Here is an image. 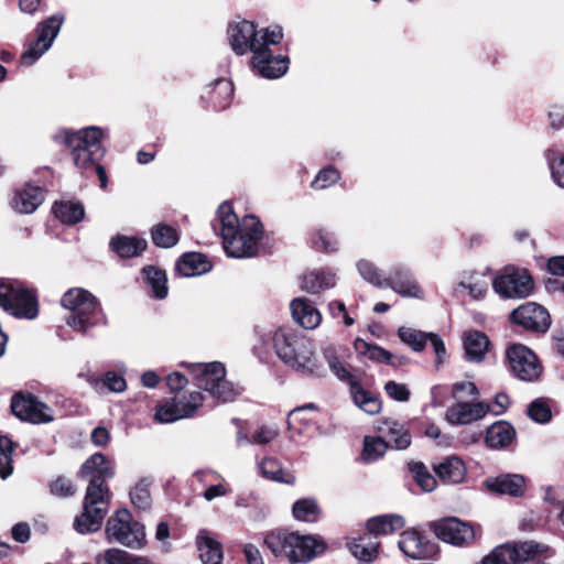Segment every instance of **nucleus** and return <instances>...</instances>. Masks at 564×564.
<instances>
[{
    "instance_id": "1",
    "label": "nucleus",
    "mask_w": 564,
    "mask_h": 564,
    "mask_svg": "<svg viewBox=\"0 0 564 564\" xmlns=\"http://www.w3.org/2000/svg\"><path fill=\"white\" fill-rule=\"evenodd\" d=\"M79 474L89 480V485L83 511L74 520V529L80 534H86L98 531L108 512L109 492L104 482L111 478L115 471L107 458L96 453L83 464Z\"/></svg>"
},
{
    "instance_id": "2",
    "label": "nucleus",
    "mask_w": 564,
    "mask_h": 564,
    "mask_svg": "<svg viewBox=\"0 0 564 564\" xmlns=\"http://www.w3.org/2000/svg\"><path fill=\"white\" fill-rule=\"evenodd\" d=\"M216 220L229 257L251 258L257 254L263 229L256 217L246 216L239 220L231 205L223 203L217 209Z\"/></svg>"
},
{
    "instance_id": "3",
    "label": "nucleus",
    "mask_w": 564,
    "mask_h": 564,
    "mask_svg": "<svg viewBox=\"0 0 564 564\" xmlns=\"http://www.w3.org/2000/svg\"><path fill=\"white\" fill-rule=\"evenodd\" d=\"M267 336L284 364L305 375H324V368L317 362L314 345L308 338L285 326L271 329Z\"/></svg>"
},
{
    "instance_id": "4",
    "label": "nucleus",
    "mask_w": 564,
    "mask_h": 564,
    "mask_svg": "<svg viewBox=\"0 0 564 564\" xmlns=\"http://www.w3.org/2000/svg\"><path fill=\"white\" fill-rule=\"evenodd\" d=\"M264 543L275 557L286 558L291 564L308 562L322 554L326 547L318 536L294 532L269 533Z\"/></svg>"
},
{
    "instance_id": "5",
    "label": "nucleus",
    "mask_w": 564,
    "mask_h": 564,
    "mask_svg": "<svg viewBox=\"0 0 564 564\" xmlns=\"http://www.w3.org/2000/svg\"><path fill=\"white\" fill-rule=\"evenodd\" d=\"M102 131L97 127H88L78 131H59L55 139L65 143L72 154L76 167L88 170L94 167L104 156L101 147Z\"/></svg>"
},
{
    "instance_id": "6",
    "label": "nucleus",
    "mask_w": 564,
    "mask_h": 564,
    "mask_svg": "<svg viewBox=\"0 0 564 564\" xmlns=\"http://www.w3.org/2000/svg\"><path fill=\"white\" fill-rule=\"evenodd\" d=\"M196 378L200 389L221 402L234 401L241 394L242 388L226 380L225 366L219 361L186 365Z\"/></svg>"
},
{
    "instance_id": "7",
    "label": "nucleus",
    "mask_w": 564,
    "mask_h": 564,
    "mask_svg": "<svg viewBox=\"0 0 564 564\" xmlns=\"http://www.w3.org/2000/svg\"><path fill=\"white\" fill-rule=\"evenodd\" d=\"M282 37L281 28L274 26L258 32L256 25L247 20L230 24L228 29L231 48L239 55L248 52L253 54L261 46L278 44Z\"/></svg>"
},
{
    "instance_id": "8",
    "label": "nucleus",
    "mask_w": 564,
    "mask_h": 564,
    "mask_svg": "<svg viewBox=\"0 0 564 564\" xmlns=\"http://www.w3.org/2000/svg\"><path fill=\"white\" fill-rule=\"evenodd\" d=\"M61 304L64 308L73 312L67 317L66 324L74 330L85 334L97 324L98 302L89 291L73 288L64 293Z\"/></svg>"
},
{
    "instance_id": "9",
    "label": "nucleus",
    "mask_w": 564,
    "mask_h": 564,
    "mask_svg": "<svg viewBox=\"0 0 564 564\" xmlns=\"http://www.w3.org/2000/svg\"><path fill=\"white\" fill-rule=\"evenodd\" d=\"M555 554L546 544L527 541L514 544H502L486 555L481 564H518L528 560H547Z\"/></svg>"
},
{
    "instance_id": "10",
    "label": "nucleus",
    "mask_w": 564,
    "mask_h": 564,
    "mask_svg": "<svg viewBox=\"0 0 564 564\" xmlns=\"http://www.w3.org/2000/svg\"><path fill=\"white\" fill-rule=\"evenodd\" d=\"M105 534L109 542H116L130 549H141L145 543L143 524L134 521L127 509H120L106 523Z\"/></svg>"
},
{
    "instance_id": "11",
    "label": "nucleus",
    "mask_w": 564,
    "mask_h": 564,
    "mask_svg": "<svg viewBox=\"0 0 564 564\" xmlns=\"http://www.w3.org/2000/svg\"><path fill=\"white\" fill-rule=\"evenodd\" d=\"M0 306L17 317L33 319L37 315L34 293L19 281L0 280Z\"/></svg>"
},
{
    "instance_id": "12",
    "label": "nucleus",
    "mask_w": 564,
    "mask_h": 564,
    "mask_svg": "<svg viewBox=\"0 0 564 564\" xmlns=\"http://www.w3.org/2000/svg\"><path fill=\"white\" fill-rule=\"evenodd\" d=\"M324 357L333 371V373L341 381H345L350 387V393L355 404L364 412L373 415L381 410V402L371 393L361 388L356 378L350 371L338 361L334 349H326Z\"/></svg>"
},
{
    "instance_id": "13",
    "label": "nucleus",
    "mask_w": 564,
    "mask_h": 564,
    "mask_svg": "<svg viewBox=\"0 0 564 564\" xmlns=\"http://www.w3.org/2000/svg\"><path fill=\"white\" fill-rule=\"evenodd\" d=\"M492 289L503 299H524L531 295L534 282L527 270L507 267L492 280Z\"/></svg>"
},
{
    "instance_id": "14",
    "label": "nucleus",
    "mask_w": 564,
    "mask_h": 564,
    "mask_svg": "<svg viewBox=\"0 0 564 564\" xmlns=\"http://www.w3.org/2000/svg\"><path fill=\"white\" fill-rule=\"evenodd\" d=\"M511 372L523 381H534L542 373V366L535 354L522 344H513L506 350Z\"/></svg>"
},
{
    "instance_id": "15",
    "label": "nucleus",
    "mask_w": 564,
    "mask_h": 564,
    "mask_svg": "<svg viewBox=\"0 0 564 564\" xmlns=\"http://www.w3.org/2000/svg\"><path fill=\"white\" fill-rule=\"evenodd\" d=\"M11 411L20 420L33 424L50 423L54 420L53 410L32 394L13 395Z\"/></svg>"
},
{
    "instance_id": "16",
    "label": "nucleus",
    "mask_w": 564,
    "mask_h": 564,
    "mask_svg": "<svg viewBox=\"0 0 564 564\" xmlns=\"http://www.w3.org/2000/svg\"><path fill=\"white\" fill-rule=\"evenodd\" d=\"M430 529L443 542L462 546L475 539V529L467 522L449 517L430 523Z\"/></svg>"
},
{
    "instance_id": "17",
    "label": "nucleus",
    "mask_w": 564,
    "mask_h": 564,
    "mask_svg": "<svg viewBox=\"0 0 564 564\" xmlns=\"http://www.w3.org/2000/svg\"><path fill=\"white\" fill-rule=\"evenodd\" d=\"M63 23V17L53 15L37 28V36L28 50L23 53L21 59L24 65H32L52 46Z\"/></svg>"
},
{
    "instance_id": "18",
    "label": "nucleus",
    "mask_w": 564,
    "mask_h": 564,
    "mask_svg": "<svg viewBox=\"0 0 564 564\" xmlns=\"http://www.w3.org/2000/svg\"><path fill=\"white\" fill-rule=\"evenodd\" d=\"M510 319L525 329L542 333L546 332L551 325L549 312L535 302H527L513 310Z\"/></svg>"
},
{
    "instance_id": "19",
    "label": "nucleus",
    "mask_w": 564,
    "mask_h": 564,
    "mask_svg": "<svg viewBox=\"0 0 564 564\" xmlns=\"http://www.w3.org/2000/svg\"><path fill=\"white\" fill-rule=\"evenodd\" d=\"M253 68L259 75L265 78H279L289 68V61L285 57L273 56L269 46H261L252 54Z\"/></svg>"
},
{
    "instance_id": "20",
    "label": "nucleus",
    "mask_w": 564,
    "mask_h": 564,
    "mask_svg": "<svg viewBox=\"0 0 564 564\" xmlns=\"http://www.w3.org/2000/svg\"><path fill=\"white\" fill-rule=\"evenodd\" d=\"M490 411L488 403L460 401L447 409L446 420L451 424L465 425L481 420Z\"/></svg>"
},
{
    "instance_id": "21",
    "label": "nucleus",
    "mask_w": 564,
    "mask_h": 564,
    "mask_svg": "<svg viewBox=\"0 0 564 564\" xmlns=\"http://www.w3.org/2000/svg\"><path fill=\"white\" fill-rule=\"evenodd\" d=\"M383 288H391L404 297L423 299V291L411 272L402 267L394 268L384 279Z\"/></svg>"
},
{
    "instance_id": "22",
    "label": "nucleus",
    "mask_w": 564,
    "mask_h": 564,
    "mask_svg": "<svg viewBox=\"0 0 564 564\" xmlns=\"http://www.w3.org/2000/svg\"><path fill=\"white\" fill-rule=\"evenodd\" d=\"M399 549L404 555L414 560L426 558L434 552V545L416 530L402 532L399 540Z\"/></svg>"
},
{
    "instance_id": "23",
    "label": "nucleus",
    "mask_w": 564,
    "mask_h": 564,
    "mask_svg": "<svg viewBox=\"0 0 564 564\" xmlns=\"http://www.w3.org/2000/svg\"><path fill=\"white\" fill-rule=\"evenodd\" d=\"M488 491L498 495H508L520 497L525 491V479L518 474H507L497 477H490L485 480Z\"/></svg>"
},
{
    "instance_id": "24",
    "label": "nucleus",
    "mask_w": 564,
    "mask_h": 564,
    "mask_svg": "<svg viewBox=\"0 0 564 564\" xmlns=\"http://www.w3.org/2000/svg\"><path fill=\"white\" fill-rule=\"evenodd\" d=\"M376 431L391 442L395 449H405L411 445V434L404 424L391 419H380Z\"/></svg>"
},
{
    "instance_id": "25",
    "label": "nucleus",
    "mask_w": 564,
    "mask_h": 564,
    "mask_svg": "<svg viewBox=\"0 0 564 564\" xmlns=\"http://www.w3.org/2000/svg\"><path fill=\"white\" fill-rule=\"evenodd\" d=\"M290 308L294 322L303 328L314 329L322 322L319 311L306 299H294L290 304Z\"/></svg>"
},
{
    "instance_id": "26",
    "label": "nucleus",
    "mask_w": 564,
    "mask_h": 564,
    "mask_svg": "<svg viewBox=\"0 0 564 564\" xmlns=\"http://www.w3.org/2000/svg\"><path fill=\"white\" fill-rule=\"evenodd\" d=\"M433 469L444 484H459L466 476L465 464L456 456L446 457L438 464H435Z\"/></svg>"
},
{
    "instance_id": "27",
    "label": "nucleus",
    "mask_w": 564,
    "mask_h": 564,
    "mask_svg": "<svg viewBox=\"0 0 564 564\" xmlns=\"http://www.w3.org/2000/svg\"><path fill=\"white\" fill-rule=\"evenodd\" d=\"M44 194L41 187L26 185L17 192L12 206L15 210L23 214H31L43 203Z\"/></svg>"
},
{
    "instance_id": "28",
    "label": "nucleus",
    "mask_w": 564,
    "mask_h": 564,
    "mask_svg": "<svg viewBox=\"0 0 564 564\" xmlns=\"http://www.w3.org/2000/svg\"><path fill=\"white\" fill-rule=\"evenodd\" d=\"M196 543L203 564H221V545L210 536L208 531L200 530L197 534Z\"/></svg>"
},
{
    "instance_id": "29",
    "label": "nucleus",
    "mask_w": 564,
    "mask_h": 564,
    "mask_svg": "<svg viewBox=\"0 0 564 564\" xmlns=\"http://www.w3.org/2000/svg\"><path fill=\"white\" fill-rule=\"evenodd\" d=\"M212 265L207 258L198 252L184 254L176 263V270L182 276L200 275L210 270Z\"/></svg>"
},
{
    "instance_id": "30",
    "label": "nucleus",
    "mask_w": 564,
    "mask_h": 564,
    "mask_svg": "<svg viewBox=\"0 0 564 564\" xmlns=\"http://www.w3.org/2000/svg\"><path fill=\"white\" fill-rule=\"evenodd\" d=\"M489 348L488 337L478 330H470L464 337L465 356L469 361L480 362Z\"/></svg>"
},
{
    "instance_id": "31",
    "label": "nucleus",
    "mask_w": 564,
    "mask_h": 564,
    "mask_svg": "<svg viewBox=\"0 0 564 564\" xmlns=\"http://www.w3.org/2000/svg\"><path fill=\"white\" fill-rule=\"evenodd\" d=\"M351 554L364 562H371L377 558L380 543L373 541L369 535L364 534L347 542Z\"/></svg>"
},
{
    "instance_id": "32",
    "label": "nucleus",
    "mask_w": 564,
    "mask_h": 564,
    "mask_svg": "<svg viewBox=\"0 0 564 564\" xmlns=\"http://www.w3.org/2000/svg\"><path fill=\"white\" fill-rule=\"evenodd\" d=\"M514 436V429L509 423L500 421L488 427L485 442L491 448H502L511 444Z\"/></svg>"
},
{
    "instance_id": "33",
    "label": "nucleus",
    "mask_w": 564,
    "mask_h": 564,
    "mask_svg": "<svg viewBox=\"0 0 564 564\" xmlns=\"http://www.w3.org/2000/svg\"><path fill=\"white\" fill-rule=\"evenodd\" d=\"M404 524V519L399 514H382L369 519L367 529L375 535H387L401 530Z\"/></svg>"
},
{
    "instance_id": "34",
    "label": "nucleus",
    "mask_w": 564,
    "mask_h": 564,
    "mask_svg": "<svg viewBox=\"0 0 564 564\" xmlns=\"http://www.w3.org/2000/svg\"><path fill=\"white\" fill-rule=\"evenodd\" d=\"M147 246L145 239L129 236H118L110 241L111 249L122 258L138 257Z\"/></svg>"
},
{
    "instance_id": "35",
    "label": "nucleus",
    "mask_w": 564,
    "mask_h": 564,
    "mask_svg": "<svg viewBox=\"0 0 564 564\" xmlns=\"http://www.w3.org/2000/svg\"><path fill=\"white\" fill-rule=\"evenodd\" d=\"M336 284V275L330 271H312L303 276L302 289L308 293H319Z\"/></svg>"
},
{
    "instance_id": "36",
    "label": "nucleus",
    "mask_w": 564,
    "mask_h": 564,
    "mask_svg": "<svg viewBox=\"0 0 564 564\" xmlns=\"http://www.w3.org/2000/svg\"><path fill=\"white\" fill-rule=\"evenodd\" d=\"M354 346L358 354L364 355L371 360L387 365H395V359H398L399 365L403 364V358H394L390 351L377 345L369 344L361 338H357Z\"/></svg>"
},
{
    "instance_id": "37",
    "label": "nucleus",
    "mask_w": 564,
    "mask_h": 564,
    "mask_svg": "<svg viewBox=\"0 0 564 564\" xmlns=\"http://www.w3.org/2000/svg\"><path fill=\"white\" fill-rule=\"evenodd\" d=\"M193 414V406H180L176 400L166 402L158 408L154 417L159 423H172Z\"/></svg>"
},
{
    "instance_id": "38",
    "label": "nucleus",
    "mask_w": 564,
    "mask_h": 564,
    "mask_svg": "<svg viewBox=\"0 0 564 564\" xmlns=\"http://www.w3.org/2000/svg\"><path fill=\"white\" fill-rule=\"evenodd\" d=\"M260 473L263 477L285 484H292L295 480L294 475L282 468L279 460L267 457L259 464Z\"/></svg>"
},
{
    "instance_id": "39",
    "label": "nucleus",
    "mask_w": 564,
    "mask_h": 564,
    "mask_svg": "<svg viewBox=\"0 0 564 564\" xmlns=\"http://www.w3.org/2000/svg\"><path fill=\"white\" fill-rule=\"evenodd\" d=\"M53 213L64 224H76L84 218V206L79 203L61 202L53 206Z\"/></svg>"
},
{
    "instance_id": "40",
    "label": "nucleus",
    "mask_w": 564,
    "mask_h": 564,
    "mask_svg": "<svg viewBox=\"0 0 564 564\" xmlns=\"http://www.w3.org/2000/svg\"><path fill=\"white\" fill-rule=\"evenodd\" d=\"M388 448L389 444L384 436H365L361 459L366 463L376 462L386 454Z\"/></svg>"
},
{
    "instance_id": "41",
    "label": "nucleus",
    "mask_w": 564,
    "mask_h": 564,
    "mask_svg": "<svg viewBox=\"0 0 564 564\" xmlns=\"http://www.w3.org/2000/svg\"><path fill=\"white\" fill-rule=\"evenodd\" d=\"M143 275L152 290L153 296L160 300L165 299L167 295V279L165 272L155 267H145L143 269Z\"/></svg>"
},
{
    "instance_id": "42",
    "label": "nucleus",
    "mask_w": 564,
    "mask_h": 564,
    "mask_svg": "<svg viewBox=\"0 0 564 564\" xmlns=\"http://www.w3.org/2000/svg\"><path fill=\"white\" fill-rule=\"evenodd\" d=\"M151 238L156 247L172 248L177 243L180 235L174 227L166 224H158L151 229Z\"/></svg>"
},
{
    "instance_id": "43",
    "label": "nucleus",
    "mask_w": 564,
    "mask_h": 564,
    "mask_svg": "<svg viewBox=\"0 0 564 564\" xmlns=\"http://www.w3.org/2000/svg\"><path fill=\"white\" fill-rule=\"evenodd\" d=\"M458 286L466 289L474 300H482L488 291L485 275L478 272L469 273L458 283Z\"/></svg>"
},
{
    "instance_id": "44",
    "label": "nucleus",
    "mask_w": 564,
    "mask_h": 564,
    "mask_svg": "<svg viewBox=\"0 0 564 564\" xmlns=\"http://www.w3.org/2000/svg\"><path fill=\"white\" fill-rule=\"evenodd\" d=\"M292 512L296 520L315 522L319 517V507L314 499L303 498L293 505Z\"/></svg>"
},
{
    "instance_id": "45",
    "label": "nucleus",
    "mask_w": 564,
    "mask_h": 564,
    "mask_svg": "<svg viewBox=\"0 0 564 564\" xmlns=\"http://www.w3.org/2000/svg\"><path fill=\"white\" fill-rule=\"evenodd\" d=\"M232 95V84L226 79H217L214 83L210 99L216 108L225 109L229 106Z\"/></svg>"
},
{
    "instance_id": "46",
    "label": "nucleus",
    "mask_w": 564,
    "mask_h": 564,
    "mask_svg": "<svg viewBox=\"0 0 564 564\" xmlns=\"http://www.w3.org/2000/svg\"><path fill=\"white\" fill-rule=\"evenodd\" d=\"M150 481L140 480L130 491V499L134 508L147 511L151 508L152 498L150 494Z\"/></svg>"
},
{
    "instance_id": "47",
    "label": "nucleus",
    "mask_w": 564,
    "mask_h": 564,
    "mask_svg": "<svg viewBox=\"0 0 564 564\" xmlns=\"http://www.w3.org/2000/svg\"><path fill=\"white\" fill-rule=\"evenodd\" d=\"M398 337L403 344L411 347L414 351H421L426 345L429 334L403 326L398 329Z\"/></svg>"
},
{
    "instance_id": "48",
    "label": "nucleus",
    "mask_w": 564,
    "mask_h": 564,
    "mask_svg": "<svg viewBox=\"0 0 564 564\" xmlns=\"http://www.w3.org/2000/svg\"><path fill=\"white\" fill-rule=\"evenodd\" d=\"M553 181L564 188V155L561 151L550 149L545 153Z\"/></svg>"
},
{
    "instance_id": "49",
    "label": "nucleus",
    "mask_w": 564,
    "mask_h": 564,
    "mask_svg": "<svg viewBox=\"0 0 564 564\" xmlns=\"http://www.w3.org/2000/svg\"><path fill=\"white\" fill-rule=\"evenodd\" d=\"M13 443L8 436H0V477L7 479L13 471Z\"/></svg>"
},
{
    "instance_id": "50",
    "label": "nucleus",
    "mask_w": 564,
    "mask_h": 564,
    "mask_svg": "<svg viewBox=\"0 0 564 564\" xmlns=\"http://www.w3.org/2000/svg\"><path fill=\"white\" fill-rule=\"evenodd\" d=\"M410 470L414 480L423 491L431 492L436 488V479L422 463H411Z\"/></svg>"
},
{
    "instance_id": "51",
    "label": "nucleus",
    "mask_w": 564,
    "mask_h": 564,
    "mask_svg": "<svg viewBox=\"0 0 564 564\" xmlns=\"http://www.w3.org/2000/svg\"><path fill=\"white\" fill-rule=\"evenodd\" d=\"M360 276L368 283L383 288L384 279L382 278L379 269L369 260L361 259L356 264Z\"/></svg>"
},
{
    "instance_id": "52",
    "label": "nucleus",
    "mask_w": 564,
    "mask_h": 564,
    "mask_svg": "<svg viewBox=\"0 0 564 564\" xmlns=\"http://www.w3.org/2000/svg\"><path fill=\"white\" fill-rule=\"evenodd\" d=\"M531 420L536 423L544 424L551 420L552 413L549 405L542 400L533 401L527 410Z\"/></svg>"
},
{
    "instance_id": "53",
    "label": "nucleus",
    "mask_w": 564,
    "mask_h": 564,
    "mask_svg": "<svg viewBox=\"0 0 564 564\" xmlns=\"http://www.w3.org/2000/svg\"><path fill=\"white\" fill-rule=\"evenodd\" d=\"M452 395L456 402L465 401L466 399H475L478 395V389L471 381H459L452 386Z\"/></svg>"
},
{
    "instance_id": "54",
    "label": "nucleus",
    "mask_w": 564,
    "mask_h": 564,
    "mask_svg": "<svg viewBox=\"0 0 564 564\" xmlns=\"http://www.w3.org/2000/svg\"><path fill=\"white\" fill-rule=\"evenodd\" d=\"M339 180V172L334 167H326L318 172L312 187L315 189H325Z\"/></svg>"
},
{
    "instance_id": "55",
    "label": "nucleus",
    "mask_w": 564,
    "mask_h": 564,
    "mask_svg": "<svg viewBox=\"0 0 564 564\" xmlns=\"http://www.w3.org/2000/svg\"><path fill=\"white\" fill-rule=\"evenodd\" d=\"M130 553L120 549H108L97 556V564H127Z\"/></svg>"
},
{
    "instance_id": "56",
    "label": "nucleus",
    "mask_w": 564,
    "mask_h": 564,
    "mask_svg": "<svg viewBox=\"0 0 564 564\" xmlns=\"http://www.w3.org/2000/svg\"><path fill=\"white\" fill-rule=\"evenodd\" d=\"M384 390L391 399L399 402H404L410 397V391L406 386L395 381H388L384 386Z\"/></svg>"
},
{
    "instance_id": "57",
    "label": "nucleus",
    "mask_w": 564,
    "mask_h": 564,
    "mask_svg": "<svg viewBox=\"0 0 564 564\" xmlns=\"http://www.w3.org/2000/svg\"><path fill=\"white\" fill-rule=\"evenodd\" d=\"M314 245L317 248L328 252L336 250L337 241L330 232L319 229L315 234Z\"/></svg>"
},
{
    "instance_id": "58",
    "label": "nucleus",
    "mask_w": 564,
    "mask_h": 564,
    "mask_svg": "<svg viewBox=\"0 0 564 564\" xmlns=\"http://www.w3.org/2000/svg\"><path fill=\"white\" fill-rule=\"evenodd\" d=\"M231 492V489L227 482L224 480L217 485H212L206 488L203 492V497L206 501H213L216 498L225 497Z\"/></svg>"
},
{
    "instance_id": "59",
    "label": "nucleus",
    "mask_w": 564,
    "mask_h": 564,
    "mask_svg": "<svg viewBox=\"0 0 564 564\" xmlns=\"http://www.w3.org/2000/svg\"><path fill=\"white\" fill-rule=\"evenodd\" d=\"M51 490L59 497L72 496L75 492L72 481L65 477H58L52 485Z\"/></svg>"
},
{
    "instance_id": "60",
    "label": "nucleus",
    "mask_w": 564,
    "mask_h": 564,
    "mask_svg": "<svg viewBox=\"0 0 564 564\" xmlns=\"http://www.w3.org/2000/svg\"><path fill=\"white\" fill-rule=\"evenodd\" d=\"M104 384L112 392H122L127 387L124 378L115 372L105 375Z\"/></svg>"
},
{
    "instance_id": "61",
    "label": "nucleus",
    "mask_w": 564,
    "mask_h": 564,
    "mask_svg": "<svg viewBox=\"0 0 564 564\" xmlns=\"http://www.w3.org/2000/svg\"><path fill=\"white\" fill-rule=\"evenodd\" d=\"M427 340L431 341V345L434 348V351L436 354V361H435V364L438 367V366H441L444 362V359H445V356H446L445 344L442 340V338L438 335L434 334V333H430L429 334Z\"/></svg>"
},
{
    "instance_id": "62",
    "label": "nucleus",
    "mask_w": 564,
    "mask_h": 564,
    "mask_svg": "<svg viewBox=\"0 0 564 564\" xmlns=\"http://www.w3.org/2000/svg\"><path fill=\"white\" fill-rule=\"evenodd\" d=\"M278 436V432L271 427H260L252 435V443L264 445L273 441Z\"/></svg>"
},
{
    "instance_id": "63",
    "label": "nucleus",
    "mask_w": 564,
    "mask_h": 564,
    "mask_svg": "<svg viewBox=\"0 0 564 564\" xmlns=\"http://www.w3.org/2000/svg\"><path fill=\"white\" fill-rule=\"evenodd\" d=\"M180 406L187 405L193 406V413L203 404V395L198 391L191 392L183 395L180 399H175Z\"/></svg>"
},
{
    "instance_id": "64",
    "label": "nucleus",
    "mask_w": 564,
    "mask_h": 564,
    "mask_svg": "<svg viewBox=\"0 0 564 564\" xmlns=\"http://www.w3.org/2000/svg\"><path fill=\"white\" fill-rule=\"evenodd\" d=\"M550 124L554 129H560L564 126V108L561 106H553L549 111Z\"/></svg>"
}]
</instances>
